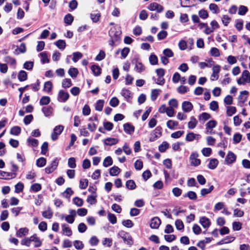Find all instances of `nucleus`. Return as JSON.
I'll return each mask as SVG.
<instances>
[{
    "instance_id": "nucleus-1",
    "label": "nucleus",
    "mask_w": 250,
    "mask_h": 250,
    "mask_svg": "<svg viewBox=\"0 0 250 250\" xmlns=\"http://www.w3.org/2000/svg\"><path fill=\"white\" fill-rule=\"evenodd\" d=\"M237 83L239 85H245L246 83H250V73L249 71L247 70L243 71L241 77L237 80Z\"/></svg>"
},
{
    "instance_id": "nucleus-2",
    "label": "nucleus",
    "mask_w": 250,
    "mask_h": 250,
    "mask_svg": "<svg viewBox=\"0 0 250 250\" xmlns=\"http://www.w3.org/2000/svg\"><path fill=\"white\" fill-rule=\"evenodd\" d=\"M69 213L68 215L62 214L61 219H64L68 223L73 224L75 221V218L76 217V211L74 209H70Z\"/></svg>"
},
{
    "instance_id": "nucleus-3",
    "label": "nucleus",
    "mask_w": 250,
    "mask_h": 250,
    "mask_svg": "<svg viewBox=\"0 0 250 250\" xmlns=\"http://www.w3.org/2000/svg\"><path fill=\"white\" fill-rule=\"evenodd\" d=\"M199 154L196 152H193L190 155L189 159L191 166L197 167L200 165L201 160L198 158Z\"/></svg>"
},
{
    "instance_id": "nucleus-4",
    "label": "nucleus",
    "mask_w": 250,
    "mask_h": 250,
    "mask_svg": "<svg viewBox=\"0 0 250 250\" xmlns=\"http://www.w3.org/2000/svg\"><path fill=\"white\" fill-rule=\"evenodd\" d=\"M64 129L63 125H59L56 126L53 130V132L51 134V139L53 141L56 140L58 136L60 135Z\"/></svg>"
},
{
    "instance_id": "nucleus-5",
    "label": "nucleus",
    "mask_w": 250,
    "mask_h": 250,
    "mask_svg": "<svg viewBox=\"0 0 250 250\" xmlns=\"http://www.w3.org/2000/svg\"><path fill=\"white\" fill-rule=\"evenodd\" d=\"M147 9L150 11H155L158 13H161L164 10L163 6L155 2L149 4Z\"/></svg>"
},
{
    "instance_id": "nucleus-6",
    "label": "nucleus",
    "mask_w": 250,
    "mask_h": 250,
    "mask_svg": "<svg viewBox=\"0 0 250 250\" xmlns=\"http://www.w3.org/2000/svg\"><path fill=\"white\" fill-rule=\"evenodd\" d=\"M217 125V122L214 120H210L206 124V129L208 133L211 134L212 130L215 128Z\"/></svg>"
},
{
    "instance_id": "nucleus-7",
    "label": "nucleus",
    "mask_w": 250,
    "mask_h": 250,
    "mask_svg": "<svg viewBox=\"0 0 250 250\" xmlns=\"http://www.w3.org/2000/svg\"><path fill=\"white\" fill-rule=\"evenodd\" d=\"M58 163V160L57 159L54 160L51 164L45 168V171L46 173L49 174L53 172L57 167Z\"/></svg>"
},
{
    "instance_id": "nucleus-8",
    "label": "nucleus",
    "mask_w": 250,
    "mask_h": 250,
    "mask_svg": "<svg viewBox=\"0 0 250 250\" xmlns=\"http://www.w3.org/2000/svg\"><path fill=\"white\" fill-rule=\"evenodd\" d=\"M162 133L161 128L159 127H156L151 133V136L149 138L150 142H153L158 138L161 136Z\"/></svg>"
},
{
    "instance_id": "nucleus-9",
    "label": "nucleus",
    "mask_w": 250,
    "mask_h": 250,
    "mask_svg": "<svg viewBox=\"0 0 250 250\" xmlns=\"http://www.w3.org/2000/svg\"><path fill=\"white\" fill-rule=\"evenodd\" d=\"M62 234L67 236H70L72 234V231L68 225L63 224L62 225Z\"/></svg>"
},
{
    "instance_id": "nucleus-10",
    "label": "nucleus",
    "mask_w": 250,
    "mask_h": 250,
    "mask_svg": "<svg viewBox=\"0 0 250 250\" xmlns=\"http://www.w3.org/2000/svg\"><path fill=\"white\" fill-rule=\"evenodd\" d=\"M69 94L64 91L63 90H60L58 93V100L62 102H66L69 98Z\"/></svg>"
},
{
    "instance_id": "nucleus-11",
    "label": "nucleus",
    "mask_w": 250,
    "mask_h": 250,
    "mask_svg": "<svg viewBox=\"0 0 250 250\" xmlns=\"http://www.w3.org/2000/svg\"><path fill=\"white\" fill-rule=\"evenodd\" d=\"M161 223L160 219L158 217H155L151 220L150 227L153 229H156L159 227Z\"/></svg>"
},
{
    "instance_id": "nucleus-12",
    "label": "nucleus",
    "mask_w": 250,
    "mask_h": 250,
    "mask_svg": "<svg viewBox=\"0 0 250 250\" xmlns=\"http://www.w3.org/2000/svg\"><path fill=\"white\" fill-rule=\"evenodd\" d=\"M182 107L184 112H189L192 110L193 105L189 102L185 101L182 103Z\"/></svg>"
},
{
    "instance_id": "nucleus-13",
    "label": "nucleus",
    "mask_w": 250,
    "mask_h": 250,
    "mask_svg": "<svg viewBox=\"0 0 250 250\" xmlns=\"http://www.w3.org/2000/svg\"><path fill=\"white\" fill-rule=\"evenodd\" d=\"M236 158V155L233 152L229 151L226 156L225 161L227 164H231L235 161Z\"/></svg>"
},
{
    "instance_id": "nucleus-14",
    "label": "nucleus",
    "mask_w": 250,
    "mask_h": 250,
    "mask_svg": "<svg viewBox=\"0 0 250 250\" xmlns=\"http://www.w3.org/2000/svg\"><path fill=\"white\" fill-rule=\"evenodd\" d=\"M248 94L249 92L246 90L241 91L238 96V102L244 104L247 100V95Z\"/></svg>"
},
{
    "instance_id": "nucleus-15",
    "label": "nucleus",
    "mask_w": 250,
    "mask_h": 250,
    "mask_svg": "<svg viewBox=\"0 0 250 250\" xmlns=\"http://www.w3.org/2000/svg\"><path fill=\"white\" fill-rule=\"evenodd\" d=\"M124 129L126 133L129 135L132 134L134 132V127L129 123L124 125Z\"/></svg>"
},
{
    "instance_id": "nucleus-16",
    "label": "nucleus",
    "mask_w": 250,
    "mask_h": 250,
    "mask_svg": "<svg viewBox=\"0 0 250 250\" xmlns=\"http://www.w3.org/2000/svg\"><path fill=\"white\" fill-rule=\"evenodd\" d=\"M199 222L204 228H208L211 224L209 219L205 216L200 218Z\"/></svg>"
},
{
    "instance_id": "nucleus-17",
    "label": "nucleus",
    "mask_w": 250,
    "mask_h": 250,
    "mask_svg": "<svg viewBox=\"0 0 250 250\" xmlns=\"http://www.w3.org/2000/svg\"><path fill=\"white\" fill-rule=\"evenodd\" d=\"M196 0H180L181 6L183 7H189L194 5Z\"/></svg>"
},
{
    "instance_id": "nucleus-18",
    "label": "nucleus",
    "mask_w": 250,
    "mask_h": 250,
    "mask_svg": "<svg viewBox=\"0 0 250 250\" xmlns=\"http://www.w3.org/2000/svg\"><path fill=\"white\" fill-rule=\"evenodd\" d=\"M29 229L27 228H22L20 229L16 232V236L18 237H22L28 234Z\"/></svg>"
},
{
    "instance_id": "nucleus-19",
    "label": "nucleus",
    "mask_w": 250,
    "mask_h": 250,
    "mask_svg": "<svg viewBox=\"0 0 250 250\" xmlns=\"http://www.w3.org/2000/svg\"><path fill=\"white\" fill-rule=\"evenodd\" d=\"M121 237L123 239L124 242L128 245H131L133 243L131 237L128 234L123 233H121Z\"/></svg>"
},
{
    "instance_id": "nucleus-20",
    "label": "nucleus",
    "mask_w": 250,
    "mask_h": 250,
    "mask_svg": "<svg viewBox=\"0 0 250 250\" xmlns=\"http://www.w3.org/2000/svg\"><path fill=\"white\" fill-rule=\"evenodd\" d=\"M211 118V115L207 112H203L199 116V120L203 123L205 122Z\"/></svg>"
},
{
    "instance_id": "nucleus-21",
    "label": "nucleus",
    "mask_w": 250,
    "mask_h": 250,
    "mask_svg": "<svg viewBox=\"0 0 250 250\" xmlns=\"http://www.w3.org/2000/svg\"><path fill=\"white\" fill-rule=\"evenodd\" d=\"M30 240H31V242H34L35 243V247H39L42 244V241L40 240L36 234H35L30 237Z\"/></svg>"
},
{
    "instance_id": "nucleus-22",
    "label": "nucleus",
    "mask_w": 250,
    "mask_h": 250,
    "mask_svg": "<svg viewBox=\"0 0 250 250\" xmlns=\"http://www.w3.org/2000/svg\"><path fill=\"white\" fill-rule=\"evenodd\" d=\"M161 92V90L159 89H153L151 91L150 98L152 101L156 100L159 95Z\"/></svg>"
},
{
    "instance_id": "nucleus-23",
    "label": "nucleus",
    "mask_w": 250,
    "mask_h": 250,
    "mask_svg": "<svg viewBox=\"0 0 250 250\" xmlns=\"http://www.w3.org/2000/svg\"><path fill=\"white\" fill-rule=\"evenodd\" d=\"M198 121L196 118L192 116L190 118V121L188 123V128L191 129L194 128L197 125Z\"/></svg>"
},
{
    "instance_id": "nucleus-24",
    "label": "nucleus",
    "mask_w": 250,
    "mask_h": 250,
    "mask_svg": "<svg viewBox=\"0 0 250 250\" xmlns=\"http://www.w3.org/2000/svg\"><path fill=\"white\" fill-rule=\"evenodd\" d=\"M97 195L95 192H93V194L90 196H88L87 198V202L90 205H94L97 203L96 199Z\"/></svg>"
},
{
    "instance_id": "nucleus-25",
    "label": "nucleus",
    "mask_w": 250,
    "mask_h": 250,
    "mask_svg": "<svg viewBox=\"0 0 250 250\" xmlns=\"http://www.w3.org/2000/svg\"><path fill=\"white\" fill-rule=\"evenodd\" d=\"M135 70L138 73H142L145 70V66L141 62H137L135 64Z\"/></svg>"
},
{
    "instance_id": "nucleus-26",
    "label": "nucleus",
    "mask_w": 250,
    "mask_h": 250,
    "mask_svg": "<svg viewBox=\"0 0 250 250\" xmlns=\"http://www.w3.org/2000/svg\"><path fill=\"white\" fill-rule=\"evenodd\" d=\"M121 94L127 101H128L131 97L130 91L127 89H123Z\"/></svg>"
},
{
    "instance_id": "nucleus-27",
    "label": "nucleus",
    "mask_w": 250,
    "mask_h": 250,
    "mask_svg": "<svg viewBox=\"0 0 250 250\" xmlns=\"http://www.w3.org/2000/svg\"><path fill=\"white\" fill-rule=\"evenodd\" d=\"M18 79L21 82H23L27 80V75L24 70H21L18 74Z\"/></svg>"
},
{
    "instance_id": "nucleus-28",
    "label": "nucleus",
    "mask_w": 250,
    "mask_h": 250,
    "mask_svg": "<svg viewBox=\"0 0 250 250\" xmlns=\"http://www.w3.org/2000/svg\"><path fill=\"white\" fill-rule=\"evenodd\" d=\"M183 196L184 197H188L189 199L192 200H195L197 198L196 193L192 191H188Z\"/></svg>"
},
{
    "instance_id": "nucleus-29",
    "label": "nucleus",
    "mask_w": 250,
    "mask_h": 250,
    "mask_svg": "<svg viewBox=\"0 0 250 250\" xmlns=\"http://www.w3.org/2000/svg\"><path fill=\"white\" fill-rule=\"evenodd\" d=\"M53 211L50 208H48V209L42 212V215L43 217L46 219H51L53 216Z\"/></svg>"
},
{
    "instance_id": "nucleus-30",
    "label": "nucleus",
    "mask_w": 250,
    "mask_h": 250,
    "mask_svg": "<svg viewBox=\"0 0 250 250\" xmlns=\"http://www.w3.org/2000/svg\"><path fill=\"white\" fill-rule=\"evenodd\" d=\"M120 172V169L116 166H114L110 169L109 173L112 176L118 175Z\"/></svg>"
},
{
    "instance_id": "nucleus-31",
    "label": "nucleus",
    "mask_w": 250,
    "mask_h": 250,
    "mask_svg": "<svg viewBox=\"0 0 250 250\" xmlns=\"http://www.w3.org/2000/svg\"><path fill=\"white\" fill-rule=\"evenodd\" d=\"M27 145L32 147H36L38 145V141L34 138H29L27 140Z\"/></svg>"
},
{
    "instance_id": "nucleus-32",
    "label": "nucleus",
    "mask_w": 250,
    "mask_h": 250,
    "mask_svg": "<svg viewBox=\"0 0 250 250\" xmlns=\"http://www.w3.org/2000/svg\"><path fill=\"white\" fill-rule=\"evenodd\" d=\"M218 165V161L216 159H212L210 160L208 167L210 169H215Z\"/></svg>"
},
{
    "instance_id": "nucleus-33",
    "label": "nucleus",
    "mask_w": 250,
    "mask_h": 250,
    "mask_svg": "<svg viewBox=\"0 0 250 250\" xmlns=\"http://www.w3.org/2000/svg\"><path fill=\"white\" fill-rule=\"evenodd\" d=\"M118 142V140L116 138H108L104 140V144L108 146L115 145Z\"/></svg>"
},
{
    "instance_id": "nucleus-34",
    "label": "nucleus",
    "mask_w": 250,
    "mask_h": 250,
    "mask_svg": "<svg viewBox=\"0 0 250 250\" xmlns=\"http://www.w3.org/2000/svg\"><path fill=\"white\" fill-rule=\"evenodd\" d=\"M236 112V109L234 106H229L227 107V116L230 117L234 114Z\"/></svg>"
},
{
    "instance_id": "nucleus-35",
    "label": "nucleus",
    "mask_w": 250,
    "mask_h": 250,
    "mask_svg": "<svg viewBox=\"0 0 250 250\" xmlns=\"http://www.w3.org/2000/svg\"><path fill=\"white\" fill-rule=\"evenodd\" d=\"M209 9L214 14H218L220 12V9L217 5L215 3H211L209 5Z\"/></svg>"
},
{
    "instance_id": "nucleus-36",
    "label": "nucleus",
    "mask_w": 250,
    "mask_h": 250,
    "mask_svg": "<svg viewBox=\"0 0 250 250\" xmlns=\"http://www.w3.org/2000/svg\"><path fill=\"white\" fill-rule=\"evenodd\" d=\"M214 187L213 185H211L208 188H204L201 190V195L202 196H205L207 194L210 193L213 189Z\"/></svg>"
},
{
    "instance_id": "nucleus-37",
    "label": "nucleus",
    "mask_w": 250,
    "mask_h": 250,
    "mask_svg": "<svg viewBox=\"0 0 250 250\" xmlns=\"http://www.w3.org/2000/svg\"><path fill=\"white\" fill-rule=\"evenodd\" d=\"M42 111L46 117L50 116L53 112V108L51 106L43 107Z\"/></svg>"
},
{
    "instance_id": "nucleus-38",
    "label": "nucleus",
    "mask_w": 250,
    "mask_h": 250,
    "mask_svg": "<svg viewBox=\"0 0 250 250\" xmlns=\"http://www.w3.org/2000/svg\"><path fill=\"white\" fill-rule=\"evenodd\" d=\"M113 164V160L110 156L106 157L103 161V166L106 167L110 166Z\"/></svg>"
},
{
    "instance_id": "nucleus-39",
    "label": "nucleus",
    "mask_w": 250,
    "mask_h": 250,
    "mask_svg": "<svg viewBox=\"0 0 250 250\" xmlns=\"http://www.w3.org/2000/svg\"><path fill=\"white\" fill-rule=\"evenodd\" d=\"M72 85V82L70 79H64L62 81V86L64 88H69Z\"/></svg>"
},
{
    "instance_id": "nucleus-40",
    "label": "nucleus",
    "mask_w": 250,
    "mask_h": 250,
    "mask_svg": "<svg viewBox=\"0 0 250 250\" xmlns=\"http://www.w3.org/2000/svg\"><path fill=\"white\" fill-rule=\"evenodd\" d=\"M178 125V122L173 120H169L167 123V127L170 129H173L175 126Z\"/></svg>"
},
{
    "instance_id": "nucleus-41",
    "label": "nucleus",
    "mask_w": 250,
    "mask_h": 250,
    "mask_svg": "<svg viewBox=\"0 0 250 250\" xmlns=\"http://www.w3.org/2000/svg\"><path fill=\"white\" fill-rule=\"evenodd\" d=\"M40 56L41 59V62L42 63H48L49 60L48 58L47 53L45 52H42L40 54Z\"/></svg>"
},
{
    "instance_id": "nucleus-42",
    "label": "nucleus",
    "mask_w": 250,
    "mask_h": 250,
    "mask_svg": "<svg viewBox=\"0 0 250 250\" xmlns=\"http://www.w3.org/2000/svg\"><path fill=\"white\" fill-rule=\"evenodd\" d=\"M55 44L60 49H64L66 46L65 42L64 40H59L55 42Z\"/></svg>"
},
{
    "instance_id": "nucleus-43",
    "label": "nucleus",
    "mask_w": 250,
    "mask_h": 250,
    "mask_svg": "<svg viewBox=\"0 0 250 250\" xmlns=\"http://www.w3.org/2000/svg\"><path fill=\"white\" fill-rule=\"evenodd\" d=\"M46 163V159L43 157L40 158L36 161V165L38 167H42L44 166Z\"/></svg>"
},
{
    "instance_id": "nucleus-44",
    "label": "nucleus",
    "mask_w": 250,
    "mask_h": 250,
    "mask_svg": "<svg viewBox=\"0 0 250 250\" xmlns=\"http://www.w3.org/2000/svg\"><path fill=\"white\" fill-rule=\"evenodd\" d=\"M126 187L128 189L133 190L136 188V186L133 180H129L126 181Z\"/></svg>"
},
{
    "instance_id": "nucleus-45",
    "label": "nucleus",
    "mask_w": 250,
    "mask_h": 250,
    "mask_svg": "<svg viewBox=\"0 0 250 250\" xmlns=\"http://www.w3.org/2000/svg\"><path fill=\"white\" fill-rule=\"evenodd\" d=\"M104 104V101L103 100H98L95 105V109L97 111H101L103 109Z\"/></svg>"
},
{
    "instance_id": "nucleus-46",
    "label": "nucleus",
    "mask_w": 250,
    "mask_h": 250,
    "mask_svg": "<svg viewBox=\"0 0 250 250\" xmlns=\"http://www.w3.org/2000/svg\"><path fill=\"white\" fill-rule=\"evenodd\" d=\"M73 17L71 14H68L65 16L64 21L66 24L70 25L73 22Z\"/></svg>"
},
{
    "instance_id": "nucleus-47",
    "label": "nucleus",
    "mask_w": 250,
    "mask_h": 250,
    "mask_svg": "<svg viewBox=\"0 0 250 250\" xmlns=\"http://www.w3.org/2000/svg\"><path fill=\"white\" fill-rule=\"evenodd\" d=\"M52 88V83L51 82L48 81L44 83L43 90L46 92H49L51 91Z\"/></svg>"
},
{
    "instance_id": "nucleus-48",
    "label": "nucleus",
    "mask_w": 250,
    "mask_h": 250,
    "mask_svg": "<svg viewBox=\"0 0 250 250\" xmlns=\"http://www.w3.org/2000/svg\"><path fill=\"white\" fill-rule=\"evenodd\" d=\"M21 132V129L19 126H15L12 127L10 130V133L14 135H18Z\"/></svg>"
},
{
    "instance_id": "nucleus-49",
    "label": "nucleus",
    "mask_w": 250,
    "mask_h": 250,
    "mask_svg": "<svg viewBox=\"0 0 250 250\" xmlns=\"http://www.w3.org/2000/svg\"><path fill=\"white\" fill-rule=\"evenodd\" d=\"M73 193V190L68 188L62 193V196L66 198H69Z\"/></svg>"
},
{
    "instance_id": "nucleus-50",
    "label": "nucleus",
    "mask_w": 250,
    "mask_h": 250,
    "mask_svg": "<svg viewBox=\"0 0 250 250\" xmlns=\"http://www.w3.org/2000/svg\"><path fill=\"white\" fill-rule=\"evenodd\" d=\"M50 102V99L48 96H43L40 100V104L41 105H46Z\"/></svg>"
},
{
    "instance_id": "nucleus-51",
    "label": "nucleus",
    "mask_w": 250,
    "mask_h": 250,
    "mask_svg": "<svg viewBox=\"0 0 250 250\" xmlns=\"http://www.w3.org/2000/svg\"><path fill=\"white\" fill-rule=\"evenodd\" d=\"M73 58H72V61L76 62H77L79 60H80V59H81L83 57V54L79 52H74L73 53Z\"/></svg>"
},
{
    "instance_id": "nucleus-52",
    "label": "nucleus",
    "mask_w": 250,
    "mask_h": 250,
    "mask_svg": "<svg viewBox=\"0 0 250 250\" xmlns=\"http://www.w3.org/2000/svg\"><path fill=\"white\" fill-rule=\"evenodd\" d=\"M69 75L72 78H76L78 74V69L76 68H71L68 70Z\"/></svg>"
},
{
    "instance_id": "nucleus-53",
    "label": "nucleus",
    "mask_w": 250,
    "mask_h": 250,
    "mask_svg": "<svg viewBox=\"0 0 250 250\" xmlns=\"http://www.w3.org/2000/svg\"><path fill=\"white\" fill-rule=\"evenodd\" d=\"M91 70L95 76H98L101 74V68L98 65H92L91 66Z\"/></svg>"
},
{
    "instance_id": "nucleus-54",
    "label": "nucleus",
    "mask_w": 250,
    "mask_h": 250,
    "mask_svg": "<svg viewBox=\"0 0 250 250\" xmlns=\"http://www.w3.org/2000/svg\"><path fill=\"white\" fill-rule=\"evenodd\" d=\"M196 136H198L199 135L195 134L193 132L189 133L187 135L186 140L188 142L192 141L195 139Z\"/></svg>"
},
{
    "instance_id": "nucleus-55",
    "label": "nucleus",
    "mask_w": 250,
    "mask_h": 250,
    "mask_svg": "<svg viewBox=\"0 0 250 250\" xmlns=\"http://www.w3.org/2000/svg\"><path fill=\"white\" fill-rule=\"evenodd\" d=\"M73 203L78 207H81L83 204V201L79 197H75L73 200Z\"/></svg>"
},
{
    "instance_id": "nucleus-56",
    "label": "nucleus",
    "mask_w": 250,
    "mask_h": 250,
    "mask_svg": "<svg viewBox=\"0 0 250 250\" xmlns=\"http://www.w3.org/2000/svg\"><path fill=\"white\" fill-rule=\"evenodd\" d=\"M123 151L126 155H129L131 153V150L129 145L127 143H125L123 146Z\"/></svg>"
},
{
    "instance_id": "nucleus-57",
    "label": "nucleus",
    "mask_w": 250,
    "mask_h": 250,
    "mask_svg": "<svg viewBox=\"0 0 250 250\" xmlns=\"http://www.w3.org/2000/svg\"><path fill=\"white\" fill-rule=\"evenodd\" d=\"M242 135L240 133H235L233 135V142L234 144L239 143L242 140Z\"/></svg>"
},
{
    "instance_id": "nucleus-58",
    "label": "nucleus",
    "mask_w": 250,
    "mask_h": 250,
    "mask_svg": "<svg viewBox=\"0 0 250 250\" xmlns=\"http://www.w3.org/2000/svg\"><path fill=\"white\" fill-rule=\"evenodd\" d=\"M4 61L5 62L9 63L11 66H15L16 63V60L9 56L6 57L5 58Z\"/></svg>"
},
{
    "instance_id": "nucleus-59",
    "label": "nucleus",
    "mask_w": 250,
    "mask_h": 250,
    "mask_svg": "<svg viewBox=\"0 0 250 250\" xmlns=\"http://www.w3.org/2000/svg\"><path fill=\"white\" fill-rule=\"evenodd\" d=\"M149 61L151 64L155 65L158 62V58L155 55L151 54L149 56Z\"/></svg>"
},
{
    "instance_id": "nucleus-60",
    "label": "nucleus",
    "mask_w": 250,
    "mask_h": 250,
    "mask_svg": "<svg viewBox=\"0 0 250 250\" xmlns=\"http://www.w3.org/2000/svg\"><path fill=\"white\" fill-rule=\"evenodd\" d=\"M34 62L31 61L26 62L23 64V67L26 70H31L32 69Z\"/></svg>"
},
{
    "instance_id": "nucleus-61",
    "label": "nucleus",
    "mask_w": 250,
    "mask_h": 250,
    "mask_svg": "<svg viewBox=\"0 0 250 250\" xmlns=\"http://www.w3.org/2000/svg\"><path fill=\"white\" fill-rule=\"evenodd\" d=\"M168 104L169 105L168 107L174 109V108H176L178 106V101L175 99H172L169 101Z\"/></svg>"
},
{
    "instance_id": "nucleus-62",
    "label": "nucleus",
    "mask_w": 250,
    "mask_h": 250,
    "mask_svg": "<svg viewBox=\"0 0 250 250\" xmlns=\"http://www.w3.org/2000/svg\"><path fill=\"white\" fill-rule=\"evenodd\" d=\"M134 167L137 170L142 169L143 167V162L140 160H137L134 163Z\"/></svg>"
},
{
    "instance_id": "nucleus-63",
    "label": "nucleus",
    "mask_w": 250,
    "mask_h": 250,
    "mask_svg": "<svg viewBox=\"0 0 250 250\" xmlns=\"http://www.w3.org/2000/svg\"><path fill=\"white\" fill-rule=\"evenodd\" d=\"M105 57V52L103 50H101L100 51L99 53L96 57L95 60L97 61H102L104 59Z\"/></svg>"
},
{
    "instance_id": "nucleus-64",
    "label": "nucleus",
    "mask_w": 250,
    "mask_h": 250,
    "mask_svg": "<svg viewBox=\"0 0 250 250\" xmlns=\"http://www.w3.org/2000/svg\"><path fill=\"white\" fill-rule=\"evenodd\" d=\"M176 228L178 230H182L184 228V225L180 220H177L175 223Z\"/></svg>"
}]
</instances>
